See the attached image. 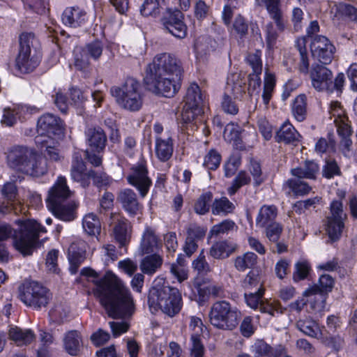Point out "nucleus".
<instances>
[{"label": "nucleus", "instance_id": "37", "mask_svg": "<svg viewBox=\"0 0 357 357\" xmlns=\"http://www.w3.org/2000/svg\"><path fill=\"white\" fill-rule=\"evenodd\" d=\"M302 178H294L288 179L285 185L296 196H303L308 194L312 188L305 181L301 180Z\"/></svg>", "mask_w": 357, "mask_h": 357}, {"label": "nucleus", "instance_id": "3", "mask_svg": "<svg viewBox=\"0 0 357 357\" xmlns=\"http://www.w3.org/2000/svg\"><path fill=\"white\" fill-rule=\"evenodd\" d=\"M17 223V230H14L8 224H0V259L2 261L8 258V252L2 241L13 237L16 250L24 256L31 255L33 250L41 245L40 234L47 232L46 229L34 220H19Z\"/></svg>", "mask_w": 357, "mask_h": 357}, {"label": "nucleus", "instance_id": "13", "mask_svg": "<svg viewBox=\"0 0 357 357\" xmlns=\"http://www.w3.org/2000/svg\"><path fill=\"white\" fill-rule=\"evenodd\" d=\"M126 180L130 185L137 189L141 197H145L152 185L146 161L142 160L133 165L130 168Z\"/></svg>", "mask_w": 357, "mask_h": 357}, {"label": "nucleus", "instance_id": "44", "mask_svg": "<svg viewBox=\"0 0 357 357\" xmlns=\"http://www.w3.org/2000/svg\"><path fill=\"white\" fill-rule=\"evenodd\" d=\"M64 349L71 356H77L82 344L78 336H65L63 339Z\"/></svg>", "mask_w": 357, "mask_h": 357}, {"label": "nucleus", "instance_id": "52", "mask_svg": "<svg viewBox=\"0 0 357 357\" xmlns=\"http://www.w3.org/2000/svg\"><path fill=\"white\" fill-rule=\"evenodd\" d=\"M264 294V289L259 288L255 291H249L245 293V298L247 304L252 308H259L261 304V298Z\"/></svg>", "mask_w": 357, "mask_h": 357}, {"label": "nucleus", "instance_id": "55", "mask_svg": "<svg viewBox=\"0 0 357 357\" xmlns=\"http://www.w3.org/2000/svg\"><path fill=\"white\" fill-rule=\"evenodd\" d=\"M232 29L241 38H243L248 34V24L241 15H238L235 17Z\"/></svg>", "mask_w": 357, "mask_h": 357}, {"label": "nucleus", "instance_id": "48", "mask_svg": "<svg viewBox=\"0 0 357 357\" xmlns=\"http://www.w3.org/2000/svg\"><path fill=\"white\" fill-rule=\"evenodd\" d=\"M140 13L145 17L158 15L160 13L158 0H144L140 7Z\"/></svg>", "mask_w": 357, "mask_h": 357}, {"label": "nucleus", "instance_id": "31", "mask_svg": "<svg viewBox=\"0 0 357 357\" xmlns=\"http://www.w3.org/2000/svg\"><path fill=\"white\" fill-rule=\"evenodd\" d=\"M319 172V165L314 160H305L303 166L291 170V174L295 177L307 179H316Z\"/></svg>", "mask_w": 357, "mask_h": 357}, {"label": "nucleus", "instance_id": "9", "mask_svg": "<svg viewBox=\"0 0 357 357\" xmlns=\"http://www.w3.org/2000/svg\"><path fill=\"white\" fill-rule=\"evenodd\" d=\"M241 312L226 301L213 304L209 313L211 324L217 328L232 331L238 324Z\"/></svg>", "mask_w": 357, "mask_h": 357}, {"label": "nucleus", "instance_id": "59", "mask_svg": "<svg viewBox=\"0 0 357 357\" xmlns=\"http://www.w3.org/2000/svg\"><path fill=\"white\" fill-rule=\"evenodd\" d=\"M265 32L267 47L269 50L273 49L278 38V33L274 28L273 22H269L266 25Z\"/></svg>", "mask_w": 357, "mask_h": 357}, {"label": "nucleus", "instance_id": "10", "mask_svg": "<svg viewBox=\"0 0 357 357\" xmlns=\"http://www.w3.org/2000/svg\"><path fill=\"white\" fill-rule=\"evenodd\" d=\"M20 49L16 58V67L22 73L32 72L39 64L35 44L37 40L32 33H22L20 36Z\"/></svg>", "mask_w": 357, "mask_h": 357}, {"label": "nucleus", "instance_id": "34", "mask_svg": "<svg viewBox=\"0 0 357 357\" xmlns=\"http://www.w3.org/2000/svg\"><path fill=\"white\" fill-rule=\"evenodd\" d=\"M174 151L173 142L172 138L155 139V154L158 158L162 162L167 161L172 155Z\"/></svg>", "mask_w": 357, "mask_h": 357}, {"label": "nucleus", "instance_id": "8", "mask_svg": "<svg viewBox=\"0 0 357 357\" xmlns=\"http://www.w3.org/2000/svg\"><path fill=\"white\" fill-rule=\"evenodd\" d=\"M312 86L317 91H326L332 93L336 91L338 94L342 93L344 83V75L338 73L335 79L332 71L322 63L312 64L310 70Z\"/></svg>", "mask_w": 357, "mask_h": 357}, {"label": "nucleus", "instance_id": "32", "mask_svg": "<svg viewBox=\"0 0 357 357\" xmlns=\"http://www.w3.org/2000/svg\"><path fill=\"white\" fill-rule=\"evenodd\" d=\"M278 210L276 206L271 205H264L259 211L256 218V225L260 228L275 222V219L277 216Z\"/></svg>", "mask_w": 357, "mask_h": 357}, {"label": "nucleus", "instance_id": "24", "mask_svg": "<svg viewBox=\"0 0 357 357\" xmlns=\"http://www.w3.org/2000/svg\"><path fill=\"white\" fill-rule=\"evenodd\" d=\"M270 17L274 21L279 31L285 29V21L281 9V0H261Z\"/></svg>", "mask_w": 357, "mask_h": 357}, {"label": "nucleus", "instance_id": "17", "mask_svg": "<svg viewBox=\"0 0 357 357\" xmlns=\"http://www.w3.org/2000/svg\"><path fill=\"white\" fill-rule=\"evenodd\" d=\"M183 14L178 10L168 9L162 18L166 30L178 38H184L187 35V26L183 22Z\"/></svg>", "mask_w": 357, "mask_h": 357}, {"label": "nucleus", "instance_id": "43", "mask_svg": "<svg viewBox=\"0 0 357 357\" xmlns=\"http://www.w3.org/2000/svg\"><path fill=\"white\" fill-rule=\"evenodd\" d=\"M311 266L306 260L298 261L295 264V270L293 273V280L298 282L307 279L311 271Z\"/></svg>", "mask_w": 357, "mask_h": 357}, {"label": "nucleus", "instance_id": "38", "mask_svg": "<svg viewBox=\"0 0 357 357\" xmlns=\"http://www.w3.org/2000/svg\"><path fill=\"white\" fill-rule=\"evenodd\" d=\"M257 256L254 252H248L236 258L235 268L239 271H243L247 268H252L257 264Z\"/></svg>", "mask_w": 357, "mask_h": 357}, {"label": "nucleus", "instance_id": "22", "mask_svg": "<svg viewBox=\"0 0 357 357\" xmlns=\"http://www.w3.org/2000/svg\"><path fill=\"white\" fill-rule=\"evenodd\" d=\"M86 142L91 151L100 153L105 149L107 136L101 128H91L85 132Z\"/></svg>", "mask_w": 357, "mask_h": 357}, {"label": "nucleus", "instance_id": "49", "mask_svg": "<svg viewBox=\"0 0 357 357\" xmlns=\"http://www.w3.org/2000/svg\"><path fill=\"white\" fill-rule=\"evenodd\" d=\"M243 287L248 291H252L253 288L257 290L261 288L259 273L255 271H250L243 282Z\"/></svg>", "mask_w": 357, "mask_h": 357}, {"label": "nucleus", "instance_id": "41", "mask_svg": "<svg viewBox=\"0 0 357 357\" xmlns=\"http://www.w3.org/2000/svg\"><path fill=\"white\" fill-rule=\"evenodd\" d=\"M306 96L303 94L297 96L292 106V113L294 118L299 122L305 119L306 109Z\"/></svg>", "mask_w": 357, "mask_h": 357}, {"label": "nucleus", "instance_id": "16", "mask_svg": "<svg viewBox=\"0 0 357 357\" xmlns=\"http://www.w3.org/2000/svg\"><path fill=\"white\" fill-rule=\"evenodd\" d=\"M319 284V285H314L304 291V296H314V303H311L312 310H320L324 307L326 294L332 291L334 280L330 275L324 274L320 276Z\"/></svg>", "mask_w": 357, "mask_h": 357}, {"label": "nucleus", "instance_id": "45", "mask_svg": "<svg viewBox=\"0 0 357 357\" xmlns=\"http://www.w3.org/2000/svg\"><path fill=\"white\" fill-rule=\"evenodd\" d=\"M212 199L213 194L211 192H206L201 195L195 204V211L200 215H204L208 213Z\"/></svg>", "mask_w": 357, "mask_h": 357}, {"label": "nucleus", "instance_id": "47", "mask_svg": "<svg viewBox=\"0 0 357 357\" xmlns=\"http://www.w3.org/2000/svg\"><path fill=\"white\" fill-rule=\"evenodd\" d=\"M87 178L89 181L90 178L93 179V183L97 187L107 186L111 182V179L104 172H96L90 169L87 172Z\"/></svg>", "mask_w": 357, "mask_h": 357}, {"label": "nucleus", "instance_id": "54", "mask_svg": "<svg viewBox=\"0 0 357 357\" xmlns=\"http://www.w3.org/2000/svg\"><path fill=\"white\" fill-rule=\"evenodd\" d=\"M83 49L89 57L96 61L102 55L103 47L100 41H94L86 45Z\"/></svg>", "mask_w": 357, "mask_h": 357}, {"label": "nucleus", "instance_id": "63", "mask_svg": "<svg viewBox=\"0 0 357 357\" xmlns=\"http://www.w3.org/2000/svg\"><path fill=\"white\" fill-rule=\"evenodd\" d=\"M319 340L327 347L335 351H338L343 342L340 336H320Z\"/></svg>", "mask_w": 357, "mask_h": 357}, {"label": "nucleus", "instance_id": "15", "mask_svg": "<svg viewBox=\"0 0 357 357\" xmlns=\"http://www.w3.org/2000/svg\"><path fill=\"white\" fill-rule=\"evenodd\" d=\"M63 126L61 119L52 114L41 116L37 122L36 137L44 138L60 139L63 135Z\"/></svg>", "mask_w": 357, "mask_h": 357}, {"label": "nucleus", "instance_id": "46", "mask_svg": "<svg viewBox=\"0 0 357 357\" xmlns=\"http://www.w3.org/2000/svg\"><path fill=\"white\" fill-rule=\"evenodd\" d=\"M252 351L257 356L275 357V348H272L262 340H257L252 346Z\"/></svg>", "mask_w": 357, "mask_h": 357}, {"label": "nucleus", "instance_id": "64", "mask_svg": "<svg viewBox=\"0 0 357 357\" xmlns=\"http://www.w3.org/2000/svg\"><path fill=\"white\" fill-rule=\"evenodd\" d=\"M337 10L339 13L347 17L351 20L357 21V8L347 3H340Z\"/></svg>", "mask_w": 357, "mask_h": 357}, {"label": "nucleus", "instance_id": "27", "mask_svg": "<svg viewBox=\"0 0 357 357\" xmlns=\"http://www.w3.org/2000/svg\"><path fill=\"white\" fill-rule=\"evenodd\" d=\"M300 135L289 122L284 123L275 137L276 142L291 144L294 146L299 142Z\"/></svg>", "mask_w": 357, "mask_h": 357}, {"label": "nucleus", "instance_id": "51", "mask_svg": "<svg viewBox=\"0 0 357 357\" xmlns=\"http://www.w3.org/2000/svg\"><path fill=\"white\" fill-rule=\"evenodd\" d=\"M188 327L192 335H207L209 333L208 327L203 324L200 318L197 317H190Z\"/></svg>", "mask_w": 357, "mask_h": 357}, {"label": "nucleus", "instance_id": "35", "mask_svg": "<svg viewBox=\"0 0 357 357\" xmlns=\"http://www.w3.org/2000/svg\"><path fill=\"white\" fill-rule=\"evenodd\" d=\"M162 258L157 254L146 256L143 259L140 268L144 273L151 275L160 268Z\"/></svg>", "mask_w": 357, "mask_h": 357}, {"label": "nucleus", "instance_id": "53", "mask_svg": "<svg viewBox=\"0 0 357 357\" xmlns=\"http://www.w3.org/2000/svg\"><path fill=\"white\" fill-rule=\"evenodd\" d=\"M323 176L331 178L335 176H340V169L335 160H327L322 169Z\"/></svg>", "mask_w": 357, "mask_h": 357}, {"label": "nucleus", "instance_id": "25", "mask_svg": "<svg viewBox=\"0 0 357 357\" xmlns=\"http://www.w3.org/2000/svg\"><path fill=\"white\" fill-rule=\"evenodd\" d=\"M242 135L241 127L238 124L230 123L225 126L223 137L226 141L232 143L235 149L245 150L246 145L243 141Z\"/></svg>", "mask_w": 357, "mask_h": 357}, {"label": "nucleus", "instance_id": "39", "mask_svg": "<svg viewBox=\"0 0 357 357\" xmlns=\"http://www.w3.org/2000/svg\"><path fill=\"white\" fill-rule=\"evenodd\" d=\"M74 66L76 70L85 72L90 65L89 56L81 47H76L73 51Z\"/></svg>", "mask_w": 357, "mask_h": 357}, {"label": "nucleus", "instance_id": "50", "mask_svg": "<svg viewBox=\"0 0 357 357\" xmlns=\"http://www.w3.org/2000/svg\"><path fill=\"white\" fill-rule=\"evenodd\" d=\"M220 161V154L217 151L211 149L205 155L203 165L210 170H215L219 167Z\"/></svg>", "mask_w": 357, "mask_h": 357}, {"label": "nucleus", "instance_id": "61", "mask_svg": "<svg viewBox=\"0 0 357 357\" xmlns=\"http://www.w3.org/2000/svg\"><path fill=\"white\" fill-rule=\"evenodd\" d=\"M249 182V176L245 172H240L233 181L231 186L228 189L229 194L234 195L241 186Z\"/></svg>", "mask_w": 357, "mask_h": 357}, {"label": "nucleus", "instance_id": "62", "mask_svg": "<svg viewBox=\"0 0 357 357\" xmlns=\"http://www.w3.org/2000/svg\"><path fill=\"white\" fill-rule=\"evenodd\" d=\"M235 226V223L230 220H225L222 222L214 225L211 232L214 235H220L228 233V231L232 230Z\"/></svg>", "mask_w": 357, "mask_h": 357}, {"label": "nucleus", "instance_id": "36", "mask_svg": "<svg viewBox=\"0 0 357 357\" xmlns=\"http://www.w3.org/2000/svg\"><path fill=\"white\" fill-rule=\"evenodd\" d=\"M234 208V204L227 197H222L213 201L211 206V212L215 215H227L232 213Z\"/></svg>", "mask_w": 357, "mask_h": 357}, {"label": "nucleus", "instance_id": "19", "mask_svg": "<svg viewBox=\"0 0 357 357\" xmlns=\"http://www.w3.org/2000/svg\"><path fill=\"white\" fill-rule=\"evenodd\" d=\"M122 208L132 215H135L142 208L137 195L130 188H125L120 190L116 197Z\"/></svg>", "mask_w": 357, "mask_h": 357}, {"label": "nucleus", "instance_id": "23", "mask_svg": "<svg viewBox=\"0 0 357 357\" xmlns=\"http://www.w3.org/2000/svg\"><path fill=\"white\" fill-rule=\"evenodd\" d=\"M206 231L198 226L192 225L187 231V237L183 251L187 256L190 257L197 249V241L203 238L205 236Z\"/></svg>", "mask_w": 357, "mask_h": 357}, {"label": "nucleus", "instance_id": "14", "mask_svg": "<svg viewBox=\"0 0 357 357\" xmlns=\"http://www.w3.org/2000/svg\"><path fill=\"white\" fill-rule=\"evenodd\" d=\"M330 209L331 215L327 218L326 231L329 238L332 241H336L340 239L342 235L347 214L343 211V205L340 201H333Z\"/></svg>", "mask_w": 357, "mask_h": 357}, {"label": "nucleus", "instance_id": "30", "mask_svg": "<svg viewBox=\"0 0 357 357\" xmlns=\"http://www.w3.org/2000/svg\"><path fill=\"white\" fill-rule=\"evenodd\" d=\"M129 222L125 219H118L113 227V236L119 247L126 246L130 241V235L128 231Z\"/></svg>", "mask_w": 357, "mask_h": 357}, {"label": "nucleus", "instance_id": "21", "mask_svg": "<svg viewBox=\"0 0 357 357\" xmlns=\"http://www.w3.org/2000/svg\"><path fill=\"white\" fill-rule=\"evenodd\" d=\"M61 20L65 26L77 28L86 22L87 14L79 7H68L63 12Z\"/></svg>", "mask_w": 357, "mask_h": 357}, {"label": "nucleus", "instance_id": "18", "mask_svg": "<svg viewBox=\"0 0 357 357\" xmlns=\"http://www.w3.org/2000/svg\"><path fill=\"white\" fill-rule=\"evenodd\" d=\"M312 56L320 63L329 64L333 58L335 47L330 40L324 36H316L310 45Z\"/></svg>", "mask_w": 357, "mask_h": 357}, {"label": "nucleus", "instance_id": "7", "mask_svg": "<svg viewBox=\"0 0 357 357\" xmlns=\"http://www.w3.org/2000/svg\"><path fill=\"white\" fill-rule=\"evenodd\" d=\"M110 93L118 104L127 110L136 112L142 106L140 84L133 78H128L121 87L112 86Z\"/></svg>", "mask_w": 357, "mask_h": 357}, {"label": "nucleus", "instance_id": "4", "mask_svg": "<svg viewBox=\"0 0 357 357\" xmlns=\"http://www.w3.org/2000/svg\"><path fill=\"white\" fill-rule=\"evenodd\" d=\"M6 163L13 171L32 177H40L47 172V162L33 148L14 145L5 152Z\"/></svg>", "mask_w": 357, "mask_h": 357}, {"label": "nucleus", "instance_id": "1", "mask_svg": "<svg viewBox=\"0 0 357 357\" xmlns=\"http://www.w3.org/2000/svg\"><path fill=\"white\" fill-rule=\"evenodd\" d=\"M93 282L96 286L94 294L100 298L108 316L113 319H123L109 323L112 335L126 333L130 328L127 319L135 312V305L130 291L110 271L107 272L102 278Z\"/></svg>", "mask_w": 357, "mask_h": 357}, {"label": "nucleus", "instance_id": "58", "mask_svg": "<svg viewBox=\"0 0 357 357\" xmlns=\"http://www.w3.org/2000/svg\"><path fill=\"white\" fill-rule=\"evenodd\" d=\"M259 310L263 313H267L271 317L275 315V314L283 313L284 308L281 306L278 301H273L271 303H263L259 305Z\"/></svg>", "mask_w": 357, "mask_h": 357}, {"label": "nucleus", "instance_id": "11", "mask_svg": "<svg viewBox=\"0 0 357 357\" xmlns=\"http://www.w3.org/2000/svg\"><path fill=\"white\" fill-rule=\"evenodd\" d=\"M203 94L199 86L195 84H191L187 89L184 98V105L181 112V121L184 123H193L197 125V121H201L199 118L204 113L203 111Z\"/></svg>", "mask_w": 357, "mask_h": 357}, {"label": "nucleus", "instance_id": "42", "mask_svg": "<svg viewBox=\"0 0 357 357\" xmlns=\"http://www.w3.org/2000/svg\"><path fill=\"white\" fill-rule=\"evenodd\" d=\"M336 143L332 134L328 138L321 137L315 144V151L318 153H333L335 151Z\"/></svg>", "mask_w": 357, "mask_h": 357}, {"label": "nucleus", "instance_id": "28", "mask_svg": "<svg viewBox=\"0 0 357 357\" xmlns=\"http://www.w3.org/2000/svg\"><path fill=\"white\" fill-rule=\"evenodd\" d=\"M3 198L6 201L0 205V213H6L10 211L12 203L15 200L17 195V188L14 181H8L4 183L1 189Z\"/></svg>", "mask_w": 357, "mask_h": 357}, {"label": "nucleus", "instance_id": "57", "mask_svg": "<svg viewBox=\"0 0 357 357\" xmlns=\"http://www.w3.org/2000/svg\"><path fill=\"white\" fill-rule=\"evenodd\" d=\"M266 228V236L271 242H278L282 231V227L278 222L272 223Z\"/></svg>", "mask_w": 357, "mask_h": 357}, {"label": "nucleus", "instance_id": "2", "mask_svg": "<svg viewBox=\"0 0 357 357\" xmlns=\"http://www.w3.org/2000/svg\"><path fill=\"white\" fill-rule=\"evenodd\" d=\"M182 72L181 62L174 55L158 54L146 68L145 89L156 95L173 97L180 89Z\"/></svg>", "mask_w": 357, "mask_h": 357}, {"label": "nucleus", "instance_id": "40", "mask_svg": "<svg viewBox=\"0 0 357 357\" xmlns=\"http://www.w3.org/2000/svg\"><path fill=\"white\" fill-rule=\"evenodd\" d=\"M84 231L91 236H95L100 231V222L98 217L93 213L86 215L82 221Z\"/></svg>", "mask_w": 357, "mask_h": 357}, {"label": "nucleus", "instance_id": "56", "mask_svg": "<svg viewBox=\"0 0 357 357\" xmlns=\"http://www.w3.org/2000/svg\"><path fill=\"white\" fill-rule=\"evenodd\" d=\"M297 327L304 335L317 334V324L311 319L300 320L297 322Z\"/></svg>", "mask_w": 357, "mask_h": 357}, {"label": "nucleus", "instance_id": "20", "mask_svg": "<svg viewBox=\"0 0 357 357\" xmlns=\"http://www.w3.org/2000/svg\"><path fill=\"white\" fill-rule=\"evenodd\" d=\"M58 139L44 138L43 137H36L35 142L38 149L44 154V158L47 160L58 162L61 160L62 156L58 149Z\"/></svg>", "mask_w": 357, "mask_h": 357}, {"label": "nucleus", "instance_id": "12", "mask_svg": "<svg viewBox=\"0 0 357 357\" xmlns=\"http://www.w3.org/2000/svg\"><path fill=\"white\" fill-rule=\"evenodd\" d=\"M20 291L21 301L35 309L46 307L52 299L50 290L36 281L24 282Z\"/></svg>", "mask_w": 357, "mask_h": 357}, {"label": "nucleus", "instance_id": "29", "mask_svg": "<svg viewBox=\"0 0 357 357\" xmlns=\"http://www.w3.org/2000/svg\"><path fill=\"white\" fill-rule=\"evenodd\" d=\"M237 245L233 241L225 240L216 242L210 248V255L214 259H225L233 253Z\"/></svg>", "mask_w": 357, "mask_h": 357}, {"label": "nucleus", "instance_id": "5", "mask_svg": "<svg viewBox=\"0 0 357 357\" xmlns=\"http://www.w3.org/2000/svg\"><path fill=\"white\" fill-rule=\"evenodd\" d=\"M151 310L160 309L165 314L174 317L182 307V297L179 290L171 287L163 278L154 280L148 295Z\"/></svg>", "mask_w": 357, "mask_h": 357}, {"label": "nucleus", "instance_id": "6", "mask_svg": "<svg viewBox=\"0 0 357 357\" xmlns=\"http://www.w3.org/2000/svg\"><path fill=\"white\" fill-rule=\"evenodd\" d=\"M72 195L66 178L60 176L50 188L47 197V206L53 214L60 220L71 221L75 218L76 205L73 202H68Z\"/></svg>", "mask_w": 357, "mask_h": 357}, {"label": "nucleus", "instance_id": "26", "mask_svg": "<svg viewBox=\"0 0 357 357\" xmlns=\"http://www.w3.org/2000/svg\"><path fill=\"white\" fill-rule=\"evenodd\" d=\"M85 170L86 166L82 158L75 155L71 165V177L75 181L80 183L83 188L88 187L90 184Z\"/></svg>", "mask_w": 357, "mask_h": 357}, {"label": "nucleus", "instance_id": "33", "mask_svg": "<svg viewBox=\"0 0 357 357\" xmlns=\"http://www.w3.org/2000/svg\"><path fill=\"white\" fill-rule=\"evenodd\" d=\"M160 245L158 236L154 231L148 227L143 234L140 243V249L143 253H152L155 252Z\"/></svg>", "mask_w": 357, "mask_h": 357}, {"label": "nucleus", "instance_id": "60", "mask_svg": "<svg viewBox=\"0 0 357 357\" xmlns=\"http://www.w3.org/2000/svg\"><path fill=\"white\" fill-rule=\"evenodd\" d=\"M256 321L252 317H245L240 324V331L243 335H252L257 329Z\"/></svg>", "mask_w": 357, "mask_h": 357}]
</instances>
